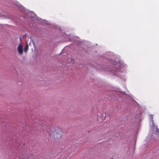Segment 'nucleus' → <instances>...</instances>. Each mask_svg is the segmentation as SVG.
I'll return each mask as SVG.
<instances>
[{
	"mask_svg": "<svg viewBox=\"0 0 159 159\" xmlns=\"http://www.w3.org/2000/svg\"><path fill=\"white\" fill-rule=\"evenodd\" d=\"M22 48V45L21 43H20L18 47V51L19 53L20 54H21L23 53Z\"/></svg>",
	"mask_w": 159,
	"mask_h": 159,
	"instance_id": "obj_1",
	"label": "nucleus"
},
{
	"mask_svg": "<svg viewBox=\"0 0 159 159\" xmlns=\"http://www.w3.org/2000/svg\"><path fill=\"white\" fill-rule=\"evenodd\" d=\"M55 135V136H54V137H55V136H56L57 137L58 139L59 138H60L61 137V134H57V133L56 132L55 134H54Z\"/></svg>",
	"mask_w": 159,
	"mask_h": 159,
	"instance_id": "obj_2",
	"label": "nucleus"
},
{
	"mask_svg": "<svg viewBox=\"0 0 159 159\" xmlns=\"http://www.w3.org/2000/svg\"><path fill=\"white\" fill-rule=\"evenodd\" d=\"M28 45H27L25 48H24V51L25 52H26L28 50Z\"/></svg>",
	"mask_w": 159,
	"mask_h": 159,
	"instance_id": "obj_3",
	"label": "nucleus"
},
{
	"mask_svg": "<svg viewBox=\"0 0 159 159\" xmlns=\"http://www.w3.org/2000/svg\"><path fill=\"white\" fill-rule=\"evenodd\" d=\"M156 131L158 132V133H159V130H158V129H157V130H156Z\"/></svg>",
	"mask_w": 159,
	"mask_h": 159,
	"instance_id": "obj_4",
	"label": "nucleus"
}]
</instances>
